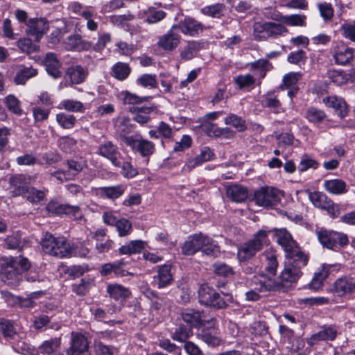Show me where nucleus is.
<instances>
[{
  "label": "nucleus",
  "instance_id": "f257e3e1",
  "mask_svg": "<svg viewBox=\"0 0 355 355\" xmlns=\"http://www.w3.org/2000/svg\"><path fill=\"white\" fill-rule=\"evenodd\" d=\"M308 257L304 254L286 257L284 268L282 271L279 282L269 277L261 275L259 280V290L261 292L285 291L293 283L297 282L302 272L301 268L306 265Z\"/></svg>",
  "mask_w": 355,
  "mask_h": 355
},
{
  "label": "nucleus",
  "instance_id": "f03ea898",
  "mask_svg": "<svg viewBox=\"0 0 355 355\" xmlns=\"http://www.w3.org/2000/svg\"><path fill=\"white\" fill-rule=\"evenodd\" d=\"M30 267L29 260L21 256L3 257L0 259L1 277L8 285H17L21 279V274Z\"/></svg>",
  "mask_w": 355,
  "mask_h": 355
},
{
  "label": "nucleus",
  "instance_id": "7ed1b4c3",
  "mask_svg": "<svg viewBox=\"0 0 355 355\" xmlns=\"http://www.w3.org/2000/svg\"><path fill=\"white\" fill-rule=\"evenodd\" d=\"M200 250L212 257H218L220 254L218 244L202 233L189 236L181 246L182 254L186 256L193 255Z\"/></svg>",
  "mask_w": 355,
  "mask_h": 355
},
{
  "label": "nucleus",
  "instance_id": "20e7f679",
  "mask_svg": "<svg viewBox=\"0 0 355 355\" xmlns=\"http://www.w3.org/2000/svg\"><path fill=\"white\" fill-rule=\"evenodd\" d=\"M40 243L46 254L59 259L70 257L73 253L72 245L64 237H55L47 232Z\"/></svg>",
  "mask_w": 355,
  "mask_h": 355
},
{
  "label": "nucleus",
  "instance_id": "39448f33",
  "mask_svg": "<svg viewBox=\"0 0 355 355\" xmlns=\"http://www.w3.org/2000/svg\"><path fill=\"white\" fill-rule=\"evenodd\" d=\"M269 231L261 230L255 233L253 237L242 243L237 251V258L240 262L252 259L264 245L268 244Z\"/></svg>",
  "mask_w": 355,
  "mask_h": 355
},
{
  "label": "nucleus",
  "instance_id": "423d86ee",
  "mask_svg": "<svg viewBox=\"0 0 355 355\" xmlns=\"http://www.w3.org/2000/svg\"><path fill=\"white\" fill-rule=\"evenodd\" d=\"M315 233L321 245L329 250H337L348 243L347 236L343 232L320 228Z\"/></svg>",
  "mask_w": 355,
  "mask_h": 355
},
{
  "label": "nucleus",
  "instance_id": "0eeeda50",
  "mask_svg": "<svg viewBox=\"0 0 355 355\" xmlns=\"http://www.w3.org/2000/svg\"><path fill=\"white\" fill-rule=\"evenodd\" d=\"M129 132H130V128H128L126 132L125 129L121 130L119 137L123 142L133 150L138 152L144 157H149L154 153L155 145L152 141L142 137L136 139L134 136H126L125 133Z\"/></svg>",
  "mask_w": 355,
  "mask_h": 355
},
{
  "label": "nucleus",
  "instance_id": "6e6552de",
  "mask_svg": "<svg viewBox=\"0 0 355 355\" xmlns=\"http://www.w3.org/2000/svg\"><path fill=\"white\" fill-rule=\"evenodd\" d=\"M283 195V191L275 187H264L255 191L254 199L257 205L267 207L277 204Z\"/></svg>",
  "mask_w": 355,
  "mask_h": 355
},
{
  "label": "nucleus",
  "instance_id": "1a4fd4ad",
  "mask_svg": "<svg viewBox=\"0 0 355 355\" xmlns=\"http://www.w3.org/2000/svg\"><path fill=\"white\" fill-rule=\"evenodd\" d=\"M274 231L277 242L285 251L286 257L304 254L300 250L295 241L293 240L291 234L285 228L275 229Z\"/></svg>",
  "mask_w": 355,
  "mask_h": 355
},
{
  "label": "nucleus",
  "instance_id": "9d476101",
  "mask_svg": "<svg viewBox=\"0 0 355 355\" xmlns=\"http://www.w3.org/2000/svg\"><path fill=\"white\" fill-rule=\"evenodd\" d=\"M49 30V21L45 18H30L27 22L26 33L35 42H39Z\"/></svg>",
  "mask_w": 355,
  "mask_h": 355
},
{
  "label": "nucleus",
  "instance_id": "9b49d317",
  "mask_svg": "<svg viewBox=\"0 0 355 355\" xmlns=\"http://www.w3.org/2000/svg\"><path fill=\"white\" fill-rule=\"evenodd\" d=\"M67 355H91L88 349V341L85 336L78 333H71V346Z\"/></svg>",
  "mask_w": 355,
  "mask_h": 355
},
{
  "label": "nucleus",
  "instance_id": "f8f14e48",
  "mask_svg": "<svg viewBox=\"0 0 355 355\" xmlns=\"http://www.w3.org/2000/svg\"><path fill=\"white\" fill-rule=\"evenodd\" d=\"M176 29L173 26L166 33L160 36L157 42V46L167 51H171L176 49L180 42L181 38L179 33L175 31Z\"/></svg>",
  "mask_w": 355,
  "mask_h": 355
},
{
  "label": "nucleus",
  "instance_id": "ddd939ff",
  "mask_svg": "<svg viewBox=\"0 0 355 355\" xmlns=\"http://www.w3.org/2000/svg\"><path fill=\"white\" fill-rule=\"evenodd\" d=\"M97 153L109 159L114 166H121V153L119 151L118 147L112 141H105L100 145Z\"/></svg>",
  "mask_w": 355,
  "mask_h": 355
},
{
  "label": "nucleus",
  "instance_id": "4468645a",
  "mask_svg": "<svg viewBox=\"0 0 355 355\" xmlns=\"http://www.w3.org/2000/svg\"><path fill=\"white\" fill-rule=\"evenodd\" d=\"M334 58L335 62L341 65L350 63L352 65L355 64V55L353 50L343 44H338L334 50Z\"/></svg>",
  "mask_w": 355,
  "mask_h": 355
},
{
  "label": "nucleus",
  "instance_id": "2eb2a0df",
  "mask_svg": "<svg viewBox=\"0 0 355 355\" xmlns=\"http://www.w3.org/2000/svg\"><path fill=\"white\" fill-rule=\"evenodd\" d=\"M31 178L24 174H16L10 178L9 182L13 188L14 196H24L28 191Z\"/></svg>",
  "mask_w": 355,
  "mask_h": 355
},
{
  "label": "nucleus",
  "instance_id": "dca6fc26",
  "mask_svg": "<svg viewBox=\"0 0 355 355\" xmlns=\"http://www.w3.org/2000/svg\"><path fill=\"white\" fill-rule=\"evenodd\" d=\"M331 290L340 297L347 293H355L354 279L347 277L339 278L334 283Z\"/></svg>",
  "mask_w": 355,
  "mask_h": 355
},
{
  "label": "nucleus",
  "instance_id": "f3484780",
  "mask_svg": "<svg viewBox=\"0 0 355 355\" xmlns=\"http://www.w3.org/2000/svg\"><path fill=\"white\" fill-rule=\"evenodd\" d=\"M173 28L179 29L183 34L194 37L202 32L203 25L193 18H185L178 24L174 25Z\"/></svg>",
  "mask_w": 355,
  "mask_h": 355
},
{
  "label": "nucleus",
  "instance_id": "a211bd4d",
  "mask_svg": "<svg viewBox=\"0 0 355 355\" xmlns=\"http://www.w3.org/2000/svg\"><path fill=\"white\" fill-rule=\"evenodd\" d=\"M218 329L215 327L214 322L209 328L202 329L201 332L198 334V337L208 345L216 347L220 345L221 339L218 336Z\"/></svg>",
  "mask_w": 355,
  "mask_h": 355
},
{
  "label": "nucleus",
  "instance_id": "6ab92c4d",
  "mask_svg": "<svg viewBox=\"0 0 355 355\" xmlns=\"http://www.w3.org/2000/svg\"><path fill=\"white\" fill-rule=\"evenodd\" d=\"M322 102L327 107L334 108L340 118H344L347 116L348 107L343 98L336 96H326L322 99Z\"/></svg>",
  "mask_w": 355,
  "mask_h": 355
},
{
  "label": "nucleus",
  "instance_id": "aec40b11",
  "mask_svg": "<svg viewBox=\"0 0 355 355\" xmlns=\"http://www.w3.org/2000/svg\"><path fill=\"white\" fill-rule=\"evenodd\" d=\"M338 334L337 329L334 326L324 327L322 330L311 336L308 340V344L314 345L318 341L334 340Z\"/></svg>",
  "mask_w": 355,
  "mask_h": 355
},
{
  "label": "nucleus",
  "instance_id": "412c9836",
  "mask_svg": "<svg viewBox=\"0 0 355 355\" xmlns=\"http://www.w3.org/2000/svg\"><path fill=\"white\" fill-rule=\"evenodd\" d=\"M65 48L69 51H84L88 50L92 44L89 42L82 40L78 34L71 35L64 40Z\"/></svg>",
  "mask_w": 355,
  "mask_h": 355
},
{
  "label": "nucleus",
  "instance_id": "4be33fe9",
  "mask_svg": "<svg viewBox=\"0 0 355 355\" xmlns=\"http://www.w3.org/2000/svg\"><path fill=\"white\" fill-rule=\"evenodd\" d=\"M261 259L265 266V270L268 275L275 276L278 267V261L275 251L266 250L261 254Z\"/></svg>",
  "mask_w": 355,
  "mask_h": 355
},
{
  "label": "nucleus",
  "instance_id": "5701e85b",
  "mask_svg": "<svg viewBox=\"0 0 355 355\" xmlns=\"http://www.w3.org/2000/svg\"><path fill=\"white\" fill-rule=\"evenodd\" d=\"M43 62L46 67L47 73L50 76L54 78H58L61 76L62 73L60 70V63L55 53H47L44 59Z\"/></svg>",
  "mask_w": 355,
  "mask_h": 355
},
{
  "label": "nucleus",
  "instance_id": "b1692460",
  "mask_svg": "<svg viewBox=\"0 0 355 355\" xmlns=\"http://www.w3.org/2000/svg\"><path fill=\"white\" fill-rule=\"evenodd\" d=\"M214 154L209 147H203L200 150V153L193 159H189L186 166L190 171L196 166L201 165L202 163L210 161L213 159Z\"/></svg>",
  "mask_w": 355,
  "mask_h": 355
},
{
  "label": "nucleus",
  "instance_id": "393cba45",
  "mask_svg": "<svg viewBox=\"0 0 355 355\" xmlns=\"http://www.w3.org/2000/svg\"><path fill=\"white\" fill-rule=\"evenodd\" d=\"M324 188L327 192L334 195H342L347 192V185L341 179L324 180Z\"/></svg>",
  "mask_w": 355,
  "mask_h": 355
},
{
  "label": "nucleus",
  "instance_id": "a878e982",
  "mask_svg": "<svg viewBox=\"0 0 355 355\" xmlns=\"http://www.w3.org/2000/svg\"><path fill=\"white\" fill-rule=\"evenodd\" d=\"M227 196L232 201L241 202L247 199L248 191L246 188L234 184L226 189Z\"/></svg>",
  "mask_w": 355,
  "mask_h": 355
},
{
  "label": "nucleus",
  "instance_id": "bb28decb",
  "mask_svg": "<svg viewBox=\"0 0 355 355\" xmlns=\"http://www.w3.org/2000/svg\"><path fill=\"white\" fill-rule=\"evenodd\" d=\"M182 320L191 327H200L203 325L202 313L192 309H186L182 312Z\"/></svg>",
  "mask_w": 355,
  "mask_h": 355
},
{
  "label": "nucleus",
  "instance_id": "cd10ccee",
  "mask_svg": "<svg viewBox=\"0 0 355 355\" xmlns=\"http://www.w3.org/2000/svg\"><path fill=\"white\" fill-rule=\"evenodd\" d=\"M66 74L73 84H80L85 80L88 72L80 65H73L67 69Z\"/></svg>",
  "mask_w": 355,
  "mask_h": 355
},
{
  "label": "nucleus",
  "instance_id": "c85d7f7f",
  "mask_svg": "<svg viewBox=\"0 0 355 355\" xmlns=\"http://www.w3.org/2000/svg\"><path fill=\"white\" fill-rule=\"evenodd\" d=\"M125 189V187L121 184L104 187L98 189V194L102 198L115 200L124 193Z\"/></svg>",
  "mask_w": 355,
  "mask_h": 355
},
{
  "label": "nucleus",
  "instance_id": "c756f323",
  "mask_svg": "<svg viewBox=\"0 0 355 355\" xmlns=\"http://www.w3.org/2000/svg\"><path fill=\"white\" fill-rule=\"evenodd\" d=\"M171 265L164 264L158 268L157 276L158 287L159 288H164L171 284L173 281V275L171 272Z\"/></svg>",
  "mask_w": 355,
  "mask_h": 355
},
{
  "label": "nucleus",
  "instance_id": "7c9ffc66",
  "mask_svg": "<svg viewBox=\"0 0 355 355\" xmlns=\"http://www.w3.org/2000/svg\"><path fill=\"white\" fill-rule=\"evenodd\" d=\"M201 49L200 43L196 41H190L180 50V58L184 60H191Z\"/></svg>",
  "mask_w": 355,
  "mask_h": 355
},
{
  "label": "nucleus",
  "instance_id": "2f4dec72",
  "mask_svg": "<svg viewBox=\"0 0 355 355\" xmlns=\"http://www.w3.org/2000/svg\"><path fill=\"white\" fill-rule=\"evenodd\" d=\"M107 291L110 297L116 300L125 299L130 295V292L128 288L118 284H109L107 286Z\"/></svg>",
  "mask_w": 355,
  "mask_h": 355
},
{
  "label": "nucleus",
  "instance_id": "473e14b6",
  "mask_svg": "<svg viewBox=\"0 0 355 355\" xmlns=\"http://www.w3.org/2000/svg\"><path fill=\"white\" fill-rule=\"evenodd\" d=\"M214 295H216V291L207 284H202L200 286L198 289V299L200 304L209 306L211 304V299Z\"/></svg>",
  "mask_w": 355,
  "mask_h": 355
},
{
  "label": "nucleus",
  "instance_id": "72a5a7b5",
  "mask_svg": "<svg viewBox=\"0 0 355 355\" xmlns=\"http://www.w3.org/2000/svg\"><path fill=\"white\" fill-rule=\"evenodd\" d=\"M48 209L49 211L58 214H71L74 216L80 214V208L78 206H70L68 205H55L54 204H49Z\"/></svg>",
  "mask_w": 355,
  "mask_h": 355
},
{
  "label": "nucleus",
  "instance_id": "f704fd0d",
  "mask_svg": "<svg viewBox=\"0 0 355 355\" xmlns=\"http://www.w3.org/2000/svg\"><path fill=\"white\" fill-rule=\"evenodd\" d=\"M37 74V70L33 67H24L17 71L14 81L17 85H24L26 82Z\"/></svg>",
  "mask_w": 355,
  "mask_h": 355
},
{
  "label": "nucleus",
  "instance_id": "c9c22d12",
  "mask_svg": "<svg viewBox=\"0 0 355 355\" xmlns=\"http://www.w3.org/2000/svg\"><path fill=\"white\" fill-rule=\"evenodd\" d=\"M66 165L67 170L62 171V173L66 179H71L76 176L84 167V164L82 162L73 159L67 160Z\"/></svg>",
  "mask_w": 355,
  "mask_h": 355
},
{
  "label": "nucleus",
  "instance_id": "e433bc0d",
  "mask_svg": "<svg viewBox=\"0 0 355 355\" xmlns=\"http://www.w3.org/2000/svg\"><path fill=\"white\" fill-rule=\"evenodd\" d=\"M269 22H256L253 26V35L256 40H265L269 38Z\"/></svg>",
  "mask_w": 355,
  "mask_h": 355
},
{
  "label": "nucleus",
  "instance_id": "4c0bfd02",
  "mask_svg": "<svg viewBox=\"0 0 355 355\" xmlns=\"http://www.w3.org/2000/svg\"><path fill=\"white\" fill-rule=\"evenodd\" d=\"M130 71V67L127 63L119 62L112 67V74L116 79L122 80L129 76Z\"/></svg>",
  "mask_w": 355,
  "mask_h": 355
},
{
  "label": "nucleus",
  "instance_id": "58836bf2",
  "mask_svg": "<svg viewBox=\"0 0 355 355\" xmlns=\"http://www.w3.org/2000/svg\"><path fill=\"white\" fill-rule=\"evenodd\" d=\"M309 198L315 207L321 209H324L331 200L324 193L319 191L309 192Z\"/></svg>",
  "mask_w": 355,
  "mask_h": 355
},
{
  "label": "nucleus",
  "instance_id": "ea45409f",
  "mask_svg": "<svg viewBox=\"0 0 355 355\" xmlns=\"http://www.w3.org/2000/svg\"><path fill=\"white\" fill-rule=\"evenodd\" d=\"M328 275V270L324 267H322L317 272L315 273V275L309 284V287L315 291L320 289L323 284V281L327 277Z\"/></svg>",
  "mask_w": 355,
  "mask_h": 355
},
{
  "label": "nucleus",
  "instance_id": "a19ab883",
  "mask_svg": "<svg viewBox=\"0 0 355 355\" xmlns=\"http://www.w3.org/2000/svg\"><path fill=\"white\" fill-rule=\"evenodd\" d=\"M261 102L264 107L272 109L274 112H280L281 103L272 94L268 93L263 96Z\"/></svg>",
  "mask_w": 355,
  "mask_h": 355
},
{
  "label": "nucleus",
  "instance_id": "79ce46f5",
  "mask_svg": "<svg viewBox=\"0 0 355 355\" xmlns=\"http://www.w3.org/2000/svg\"><path fill=\"white\" fill-rule=\"evenodd\" d=\"M143 248V244L141 241H132L130 243L122 245L119 249L120 254L130 255L139 252Z\"/></svg>",
  "mask_w": 355,
  "mask_h": 355
},
{
  "label": "nucleus",
  "instance_id": "37998d69",
  "mask_svg": "<svg viewBox=\"0 0 355 355\" xmlns=\"http://www.w3.org/2000/svg\"><path fill=\"white\" fill-rule=\"evenodd\" d=\"M214 272L220 277H230L234 275L233 268L229 265L222 263L216 262L213 265Z\"/></svg>",
  "mask_w": 355,
  "mask_h": 355
},
{
  "label": "nucleus",
  "instance_id": "c03bdc74",
  "mask_svg": "<svg viewBox=\"0 0 355 355\" xmlns=\"http://www.w3.org/2000/svg\"><path fill=\"white\" fill-rule=\"evenodd\" d=\"M146 15V22L148 24H155L162 20L166 15L163 10H157L153 7H150L145 11Z\"/></svg>",
  "mask_w": 355,
  "mask_h": 355
},
{
  "label": "nucleus",
  "instance_id": "a18cd8bd",
  "mask_svg": "<svg viewBox=\"0 0 355 355\" xmlns=\"http://www.w3.org/2000/svg\"><path fill=\"white\" fill-rule=\"evenodd\" d=\"M56 121L63 128H72L76 122V119L73 115L65 113H59L56 115Z\"/></svg>",
  "mask_w": 355,
  "mask_h": 355
},
{
  "label": "nucleus",
  "instance_id": "49530a36",
  "mask_svg": "<svg viewBox=\"0 0 355 355\" xmlns=\"http://www.w3.org/2000/svg\"><path fill=\"white\" fill-rule=\"evenodd\" d=\"M225 123L232 125L239 132L244 131L246 129L245 120L234 114H230L227 116L225 119Z\"/></svg>",
  "mask_w": 355,
  "mask_h": 355
},
{
  "label": "nucleus",
  "instance_id": "de8ad7c7",
  "mask_svg": "<svg viewBox=\"0 0 355 355\" xmlns=\"http://www.w3.org/2000/svg\"><path fill=\"white\" fill-rule=\"evenodd\" d=\"M60 339L54 338L44 341L40 347L41 353L51 354L55 352L60 347Z\"/></svg>",
  "mask_w": 355,
  "mask_h": 355
},
{
  "label": "nucleus",
  "instance_id": "09e8293b",
  "mask_svg": "<svg viewBox=\"0 0 355 355\" xmlns=\"http://www.w3.org/2000/svg\"><path fill=\"white\" fill-rule=\"evenodd\" d=\"M301 76L302 73L300 72H291L285 75L283 78V82L280 85V88L282 89H286L290 87L294 86L296 85Z\"/></svg>",
  "mask_w": 355,
  "mask_h": 355
},
{
  "label": "nucleus",
  "instance_id": "8fccbe9b",
  "mask_svg": "<svg viewBox=\"0 0 355 355\" xmlns=\"http://www.w3.org/2000/svg\"><path fill=\"white\" fill-rule=\"evenodd\" d=\"M320 16L324 21H330L334 17V8L331 3L324 2L318 4Z\"/></svg>",
  "mask_w": 355,
  "mask_h": 355
},
{
  "label": "nucleus",
  "instance_id": "3c124183",
  "mask_svg": "<svg viewBox=\"0 0 355 355\" xmlns=\"http://www.w3.org/2000/svg\"><path fill=\"white\" fill-rule=\"evenodd\" d=\"M306 19V17L304 15H285L284 24L291 26H304Z\"/></svg>",
  "mask_w": 355,
  "mask_h": 355
},
{
  "label": "nucleus",
  "instance_id": "603ef678",
  "mask_svg": "<svg viewBox=\"0 0 355 355\" xmlns=\"http://www.w3.org/2000/svg\"><path fill=\"white\" fill-rule=\"evenodd\" d=\"M306 117L311 123H320L326 118V114L320 110L309 107L307 110Z\"/></svg>",
  "mask_w": 355,
  "mask_h": 355
},
{
  "label": "nucleus",
  "instance_id": "864d4df0",
  "mask_svg": "<svg viewBox=\"0 0 355 355\" xmlns=\"http://www.w3.org/2000/svg\"><path fill=\"white\" fill-rule=\"evenodd\" d=\"M114 226L121 237L128 236L132 232V223L125 218L119 219Z\"/></svg>",
  "mask_w": 355,
  "mask_h": 355
},
{
  "label": "nucleus",
  "instance_id": "5fc2aeb1",
  "mask_svg": "<svg viewBox=\"0 0 355 355\" xmlns=\"http://www.w3.org/2000/svg\"><path fill=\"white\" fill-rule=\"evenodd\" d=\"M62 106L64 110L73 112H83L85 110L83 103L74 100H64L62 102Z\"/></svg>",
  "mask_w": 355,
  "mask_h": 355
},
{
  "label": "nucleus",
  "instance_id": "6e6d98bb",
  "mask_svg": "<svg viewBox=\"0 0 355 355\" xmlns=\"http://www.w3.org/2000/svg\"><path fill=\"white\" fill-rule=\"evenodd\" d=\"M225 6L222 3H216L214 5L206 6L202 8L201 11L203 14L211 16L212 17H220L222 12L225 10Z\"/></svg>",
  "mask_w": 355,
  "mask_h": 355
},
{
  "label": "nucleus",
  "instance_id": "4d7b16f0",
  "mask_svg": "<svg viewBox=\"0 0 355 355\" xmlns=\"http://www.w3.org/2000/svg\"><path fill=\"white\" fill-rule=\"evenodd\" d=\"M225 298L221 297L219 293L216 291V295L211 299V304L209 306L217 309H224L227 307L228 302L232 301V297L229 295H225Z\"/></svg>",
  "mask_w": 355,
  "mask_h": 355
},
{
  "label": "nucleus",
  "instance_id": "13d9d810",
  "mask_svg": "<svg viewBox=\"0 0 355 355\" xmlns=\"http://www.w3.org/2000/svg\"><path fill=\"white\" fill-rule=\"evenodd\" d=\"M153 107H145L138 110L137 114L134 116V120L140 124H145L150 120L149 114L153 112Z\"/></svg>",
  "mask_w": 355,
  "mask_h": 355
},
{
  "label": "nucleus",
  "instance_id": "bf43d9fd",
  "mask_svg": "<svg viewBox=\"0 0 355 355\" xmlns=\"http://www.w3.org/2000/svg\"><path fill=\"white\" fill-rule=\"evenodd\" d=\"M192 334L191 329L186 327L180 326L173 333L172 338L179 342H184Z\"/></svg>",
  "mask_w": 355,
  "mask_h": 355
},
{
  "label": "nucleus",
  "instance_id": "052dcab7",
  "mask_svg": "<svg viewBox=\"0 0 355 355\" xmlns=\"http://www.w3.org/2000/svg\"><path fill=\"white\" fill-rule=\"evenodd\" d=\"M288 32V29L280 23L269 22V37L276 38Z\"/></svg>",
  "mask_w": 355,
  "mask_h": 355
},
{
  "label": "nucleus",
  "instance_id": "680f3d73",
  "mask_svg": "<svg viewBox=\"0 0 355 355\" xmlns=\"http://www.w3.org/2000/svg\"><path fill=\"white\" fill-rule=\"evenodd\" d=\"M5 101L6 107L10 112L18 115L21 114L19 101L14 95H8Z\"/></svg>",
  "mask_w": 355,
  "mask_h": 355
},
{
  "label": "nucleus",
  "instance_id": "e2e57ef3",
  "mask_svg": "<svg viewBox=\"0 0 355 355\" xmlns=\"http://www.w3.org/2000/svg\"><path fill=\"white\" fill-rule=\"evenodd\" d=\"M118 167L121 168V173L125 178H132L138 174L137 168H134L129 162L121 161V166Z\"/></svg>",
  "mask_w": 355,
  "mask_h": 355
},
{
  "label": "nucleus",
  "instance_id": "0e129e2a",
  "mask_svg": "<svg viewBox=\"0 0 355 355\" xmlns=\"http://www.w3.org/2000/svg\"><path fill=\"white\" fill-rule=\"evenodd\" d=\"M137 83L144 87L155 88L157 87L156 76L144 74L137 80Z\"/></svg>",
  "mask_w": 355,
  "mask_h": 355
},
{
  "label": "nucleus",
  "instance_id": "69168bd1",
  "mask_svg": "<svg viewBox=\"0 0 355 355\" xmlns=\"http://www.w3.org/2000/svg\"><path fill=\"white\" fill-rule=\"evenodd\" d=\"M0 332L3 334L4 337L13 338L16 334L12 324L6 320H0Z\"/></svg>",
  "mask_w": 355,
  "mask_h": 355
},
{
  "label": "nucleus",
  "instance_id": "338daca9",
  "mask_svg": "<svg viewBox=\"0 0 355 355\" xmlns=\"http://www.w3.org/2000/svg\"><path fill=\"white\" fill-rule=\"evenodd\" d=\"M24 196L28 200L33 203L39 202L44 198V193L42 191L32 187L28 188V191Z\"/></svg>",
  "mask_w": 355,
  "mask_h": 355
},
{
  "label": "nucleus",
  "instance_id": "774afa93",
  "mask_svg": "<svg viewBox=\"0 0 355 355\" xmlns=\"http://www.w3.org/2000/svg\"><path fill=\"white\" fill-rule=\"evenodd\" d=\"M341 28L345 37L355 42V21L352 23L344 24Z\"/></svg>",
  "mask_w": 355,
  "mask_h": 355
}]
</instances>
